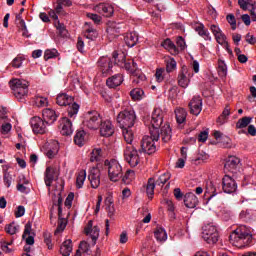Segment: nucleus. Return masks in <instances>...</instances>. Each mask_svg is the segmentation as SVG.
Wrapping results in <instances>:
<instances>
[{
	"label": "nucleus",
	"mask_w": 256,
	"mask_h": 256,
	"mask_svg": "<svg viewBox=\"0 0 256 256\" xmlns=\"http://www.w3.org/2000/svg\"><path fill=\"white\" fill-rule=\"evenodd\" d=\"M11 65L15 69H19V67H21V65H23V58H21V57L14 58Z\"/></svg>",
	"instance_id": "58"
},
{
	"label": "nucleus",
	"mask_w": 256,
	"mask_h": 256,
	"mask_svg": "<svg viewBox=\"0 0 256 256\" xmlns=\"http://www.w3.org/2000/svg\"><path fill=\"white\" fill-rule=\"evenodd\" d=\"M55 27H56L60 37H63L64 39H67V37H69V31H67L65 24H63L59 21H56Z\"/></svg>",
	"instance_id": "34"
},
{
	"label": "nucleus",
	"mask_w": 256,
	"mask_h": 256,
	"mask_svg": "<svg viewBox=\"0 0 256 256\" xmlns=\"http://www.w3.org/2000/svg\"><path fill=\"white\" fill-rule=\"evenodd\" d=\"M202 239L206 241L209 245H215L219 241V231H217V226L210 223L202 227Z\"/></svg>",
	"instance_id": "7"
},
{
	"label": "nucleus",
	"mask_w": 256,
	"mask_h": 256,
	"mask_svg": "<svg viewBox=\"0 0 256 256\" xmlns=\"http://www.w3.org/2000/svg\"><path fill=\"white\" fill-rule=\"evenodd\" d=\"M88 19H91L96 25H99L101 23V16L98 14L88 13L87 14Z\"/></svg>",
	"instance_id": "56"
},
{
	"label": "nucleus",
	"mask_w": 256,
	"mask_h": 256,
	"mask_svg": "<svg viewBox=\"0 0 256 256\" xmlns=\"http://www.w3.org/2000/svg\"><path fill=\"white\" fill-rule=\"evenodd\" d=\"M74 143L78 147H83V145L87 143V133H85V130H79L76 132L74 136Z\"/></svg>",
	"instance_id": "30"
},
{
	"label": "nucleus",
	"mask_w": 256,
	"mask_h": 256,
	"mask_svg": "<svg viewBox=\"0 0 256 256\" xmlns=\"http://www.w3.org/2000/svg\"><path fill=\"white\" fill-rule=\"evenodd\" d=\"M113 60L115 65H118L119 67H125L126 71L133 73V66L131 65V62H127L125 60V54L119 55L116 52H113Z\"/></svg>",
	"instance_id": "16"
},
{
	"label": "nucleus",
	"mask_w": 256,
	"mask_h": 256,
	"mask_svg": "<svg viewBox=\"0 0 256 256\" xmlns=\"http://www.w3.org/2000/svg\"><path fill=\"white\" fill-rule=\"evenodd\" d=\"M215 39L217 41V43H219V45H227V36L222 33V34H219L218 36H215Z\"/></svg>",
	"instance_id": "55"
},
{
	"label": "nucleus",
	"mask_w": 256,
	"mask_h": 256,
	"mask_svg": "<svg viewBox=\"0 0 256 256\" xmlns=\"http://www.w3.org/2000/svg\"><path fill=\"white\" fill-rule=\"evenodd\" d=\"M195 30L197 31L198 35H200V37L205 39V41H211V35L209 34L208 30H205V26L203 24H199Z\"/></svg>",
	"instance_id": "36"
},
{
	"label": "nucleus",
	"mask_w": 256,
	"mask_h": 256,
	"mask_svg": "<svg viewBox=\"0 0 256 256\" xmlns=\"http://www.w3.org/2000/svg\"><path fill=\"white\" fill-rule=\"evenodd\" d=\"M139 155H141V153H139V149L137 150L135 145L130 144L126 146L124 150V159L128 162L130 167H137V165H139V162L141 161Z\"/></svg>",
	"instance_id": "8"
},
{
	"label": "nucleus",
	"mask_w": 256,
	"mask_h": 256,
	"mask_svg": "<svg viewBox=\"0 0 256 256\" xmlns=\"http://www.w3.org/2000/svg\"><path fill=\"white\" fill-rule=\"evenodd\" d=\"M169 179H171V174L164 173L160 175V177L156 181H154V184L157 185L158 187H163V185H165V183H167Z\"/></svg>",
	"instance_id": "43"
},
{
	"label": "nucleus",
	"mask_w": 256,
	"mask_h": 256,
	"mask_svg": "<svg viewBox=\"0 0 256 256\" xmlns=\"http://www.w3.org/2000/svg\"><path fill=\"white\" fill-rule=\"evenodd\" d=\"M79 250L83 253H89V244L85 241H82L79 245Z\"/></svg>",
	"instance_id": "64"
},
{
	"label": "nucleus",
	"mask_w": 256,
	"mask_h": 256,
	"mask_svg": "<svg viewBox=\"0 0 256 256\" xmlns=\"http://www.w3.org/2000/svg\"><path fill=\"white\" fill-rule=\"evenodd\" d=\"M177 69V61L175 59H170L166 62V71L167 73H172V71H175Z\"/></svg>",
	"instance_id": "47"
},
{
	"label": "nucleus",
	"mask_w": 256,
	"mask_h": 256,
	"mask_svg": "<svg viewBox=\"0 0 256 256\" xmlns=\"http://www.w3.org/2000/svg\"><path fill=\"white\" fill-rule=\"evenodd\" d=\"M61 126H62V130H61L62 135L69 136L73 133V123L71 122V120H69V118L64 117L62 119Z\"/></svg>",
	"instance_id": "28"
},
{
	"label": "nucleus",
	"mask_w": 256,
	"mask_h": 256,
	"mask_svg": "<svg viewBox=\"0 0 256 256\" xmlns=\"http://www.w3.org/2000/svg\"><path fill=\"white\" fill-rule=\"evenodd\" d=\"M161 45L164 49H167L171 55H179V49L177 48V45L171 41V39L167 38L161 43Z\"/></svg>",
	"instance_id": "29"
},
{
	"label": "nucleus",
	"mask_w": 256,
	"mask_h": 256,
	"mask_svg": "<svg viewBox=\"0 0 256 256\" xmlns=\"http://www.w3.org/2000/svg\"><path fill=\"white\" fill-rule=\"evenodd\" d=\"M217 183L213 182V181H207L206 182V192H205V197H207L208 195V201H211V199H213V197H215V195H217Z\"/></svg>",
	"instance_id": "26"
},
{
	"label": "nucleus",
	"mask_w": 256,
	"mask_h": 256,
	"mask_svg": "<svg viewBox=\"0 0 256 256\" xmlns=\"http://www.w3.org/2000/svg\"><path fill=\"white\" fill-rule=\"evenodd\" d=\"M124 41L128 47H135L137 41H139V34H137V32L126 33Z\"/></svg>",
	"instance_id": "27"
},
{
	"label": "nucleus",
	"mask_w": 256,
	"mask_h": 256,
	"mask_svg": "<svg viewBox=\"0 0 256 256\" xmlns=\"http://www.w3.org/2000/svg\"><path fill=\"white\" fill-rule=\"evenodd\" d=\"M154 237H155L156 241H159L160 243L167 241V232L165 231V228L158 227L154 231Z\"/></svg>",
	"instance_id": "33"
},
{
	"label": "nucleus",
	"mask_w": 256,
	"mask_h": 256,
	"mask_svg": "<svg viewBox=\"0 0 256 256\" xmlns=\"http://www.w3.org/2000/svg\"><path fill=\"white\" fill-rule=\"evenodd\" d=\"M94 11L97 13H100V15H103L104 17H111L114 13L113 6L105 3H100L94 7Z\"/></svg>",
	"instance_id": "19"
},
{
	"label": "nucleus",
	"mask_w": 256,
	"mask_h": 256,
	"mask_svg": "<svg viewBox=\"0 0 256 256\" xmlns=\"http://www.w3.org/2000/svg\"><path fill=\"white\" fill-rule=\"evenodd\" d=\"M155 179L149 178L146 186V193L149 199H153V195H155Z\"/></svg>",
	"instance_id": "37"
},
{
	"label": "nucleus",
	"mask_w": 256,
	"mask_h": 256,
	"mask_svg": "<svg viewBox=\"0 0 256 256\" xmlns=\"http://www.w3.org/2000/svg\"><path fill=\"white\" fill-rule=\"evenodd\" d=\"M143 95H145V92L141 88H134L130 92V96L132 97L133 101H141V99H143Z\"/></svg>",
	"instance_id": "40"
},
{
	"label": "nucleus",
	"mask_w": 256,
	"mask_h": 256,
	"mask_svg": "<svg viewBox=\"0 0 256 256\" xmlns=\"http://www.w3.org/2000/svg\"><path fill=\"white\" fill-rule=\"evenodd\" d=\"M101 121L103 120L101 119V115L99 114V112L93 110L85 114L83 125L88 129L95 130V129H99Z\"/></svg>",
	"instance_id": "9"
},
{
	"label": "nucleus",
	"mask_w": 256,
	"mask_h": 256,
	"mask_svg": "<svg viewBox=\"0 0 256 256\" xmlns=\"http://www.w3.org/2000/svg\"><path fill=\"white\" fill-rule=\"evenodd\" d=\"M208 138H209V130H204L200 132V134L198 135V141L200 143H205V141H207Z\"/></svg>",
	"instance_id": "54"
},
{
	"label": "nucleus",
	"mask_w": 256,
	"mask_h": 256,
	"mask_svg": "<svg viewBox=\"0 0 256 256\" xmlns=\"http://www.w3.org/2000/svg\"><path fill=\"white\" fill-rule=\"evenodd\" d=\"M176 49H178V53L180 51H185V49H187V44L185 43V39L183 38V36H178L176 38Z\"/></svg>",
	"instance_id": "45"
},
{
	"label": "nucleus",
	"mask_w": 256,
	"mask_h": 256,
	"mask_svg": "<svg viewBox=\"0 0 256 256\" xmlns=\"http://www.w3.org/2000/svg\"><path fill=\"white\" fill-rule=\"evenodd\" d=\"M98 67H100L103 75H113V61L109 57H101L98 60Z\"/></svg>",
	"instance_id": "13"
},
{
	"label": "nucleus",
	"mask_w": 256,
	"mask_h": 256,
	"mask_svg": "<svg viewBox=\"0 0 256 256\" xmlns=\"http://www.w3.org/2000/svg\"><path fill=\"white\" fill-rule=\"evenodd\" d=\"M73 241L71 239H68L62 243L60 246V254L63 256H69L71 255V252L73 251Z\"/></svg>",
	"instance_id": "32"
},
{
	"label": "nucleus",
	"mask_w": 256,
	"mask_h": 256,
	"mask_svg": "<svg viewBox=\"0 0 256 256\" xmlns=\"http://www.w3.org/2000/svg\"><path fill=\"white\" fill-rule=\"evenodd\" d=\"M218 75L219 77H227V64L223 60H218Z\"/></svg>",
	"instance_id": "44"
},
{
	"label": "nucleus",
	"mask_w": 256,
	"mask_h": 256,
	"mask_svg": "<svg viewBox=\"0 0 256 256\" xmlns=\"http://www.w3.org/2000/svg\"><path fill=\"white\" fill-rule=\"evenodd\" d=\"M5 231L9 235H15V233H17V226H15V223L13 222L5 227Z\"/></svg>",
	"instance_id": "53"
},
{
	"label": "nucleus",
	"mask_w": 256,
	"mask_h": 256,
	"mask_svg": "<svg viewBox=\"0 0 256 256\" xmlns=\"http://www.w3.org/2000/svg\"><path fill=\"white\" fill-rule=\"evenodd\" d=\"M229 241L236 247H251L255 245V236L247 226H240L229 235Z\"/></svg>",
	"instance_id": "2"
},
{
	"label": "nucleus",
	"mask_w": 256,
	"mask_h": 256,
	"mask_svg": "<svg viewBox=\"0 0 256 256\" xmlns=\"http://www.w3.org/2000/svg\"><path fill=\"white\" fill-rule=\"evenodd\" d=\"M32 225H31V222H27L26 225H25V228H24V232H23V235H22V239H25V237H27V235L31 236V231H32Z\"/></svg>",
	"instance_id": "57"
},
{
	"label": "nucleus",
	"mask_w": 256,
	"mask_h": 256,
	"mask_svg": "<svg viewBox=\"0 0 256 256\" xmlns=\"http://www.w3.org/2000/svg\"><path fill=\"white\" fill-rule=\"evenodd\" d=\"M55 173L56 171L54 170L53 167L48 166L46 168V171L44 173V182L46 187H51L53 181H55Z\"/></svg>",
	"instance_id": "25"
},
{
	"label": "nucleus",
	"mask_w": 256,
	"mask_h": 256,
	"mask_svg": "<svg viewBox=\"0 0 256 256\" xmlns=\"http://www.w3.org/2000/svg\"><path fill=\"white\" fill-rule=\"evenodd\" d=\"M163 73H165V69L163 68H158L156 70L155 77L158 83H162L163 79H165V77H163Z\"/></svg>",
	"instance_id": "52"
},
{
	"label": "nucleus",
	"mask_w": 256,
	"mask_h": 256,
	"mask_svg": "<svg viewBox=\"0 0 256 256\" xmlns=\"http://www.w3.org/2000/svg\"><path fill=\"white\" fill-rule=\"evenodd\" d=\"M251 121H253V118L247 116L239 119L236 123V129H245V127H248Z\"/></svg>",
	"instance_id": "42"
},
{
	"label": "nucleus",
	"mask_w": 256,
	"mask_h": 256,
	"mask_svg": "<svg viewBox=\"0 0 256 256\" xmlns=\"http://www.w3.org/2000/svg\"><path fill=\"white\" fill-rule=\"evenodd\" d=\"M190 75L191 74H189V68H187V66H182L181 72L178 75V85L183 89H186V87L189 86Z\"/></svg>",
	"instance_id": "18"
},
{
	"label": "nucleus",
	"mask_w": 256,
	"mask_h": 256,
	"mask_svg": "<svg viewBox=\"0 0 256 256\" xmlns=\"http://www.w3.org/2000/svg\"><path fill=\"white\" fill-rule=\"evenodd\" d=\"M207 159H209V155L201 151L200 153L197 154L195 161H207Z\"/></svg>",
	"instance_id": "61"
},
{
	"label": "nucleus",
	"mask_w": 256,
	"mask_h": 256,
	"mask_svg": "<svg viewBox=\"0 0 256 256\" xmlns=\"http://www.w3.org/2000/svg\"><path fill=\"white\" fill-rule=\"evenodd\" d=\"M121 83H123V74L121 73L114 74L106 80V85L109 89H116Z\"/></svg>",
	"instance_id": "22"
},
{
	"label": "nucleus",
	"mask_w": 256,
	"mask_h": 256,
	"mask_svg": "<svg viewBox=\"0 0 256 256\" xmlns=\"http://www.w3.org/2000/svg\"><path fill=\"white\" fill-rule=\"evenodd\" d=\"M188 107L190 109L191 115H199L203 111V99L200 96H194L189 102Z\"/></svg>",
	"instance_id": "14"
},
{
	"label": "nucleus",
	"mask_w": 256,
	"mask_h": 256,
	"mask_svg": "<svg viewBox=\"0 0 256 256\" xmlns=\"http://www.w3.org/2000/svg\"><path fill=\"white\" fill-rule=\"evenodd\" d=\"M86 177H87V172L85 170H81L78 173V176L76 178V187H77V189L83 188V184L85 183Z\"/></svg>",
	"instance_id": "41"
},
{
	"label": "nucleus",
	"mask_w": 256,
	"mask_h": 256,
	"mask_svg": "<svg viewBox=\"0 0 256 256\" xmlns=\"http://www.w3.org/2000/svg\"><path fill=\"white\" fill-rule=\"evenodd\" d=\"M222 189L224 193L231 195V193H235L237 191V182H235L233 177L225 175L222 179Z\"/></svg>",
	"instance_id": "12"
},
{
	"label": "nucleus",
	"mask_w": 256,
	"mask_h": 256,
	"mask_svg": "<svg viewBox=\"0 0 256 256\" xmlns=\"http://www.w3.org/2000/svg\"><path fill=\"white\" fill-rule=\"evenodd\" d=\"M67 227V222L63 218H58V226L56 229V233H59V231H65V228Z\"/></svg>",
	"instance_id": "49"
},
{
	"label": "nucleus",
	"mask_w": 256,
	"mask_h": 256,
	"mask_svg": "<svg viewBox=\"0 0 256 256\" xmlns=\"http://www.w3.org/2000/svg\"><path fill=\"white\" fill-rule=\"evenodd\" d=\"M175 115H176V121L177 123H179V125H181L182 123H185L187 119V111H185V109L183 108L177 109L175 111Z\"/></svg>",
	"instance_id": "38"
},
{
	"label": "nucleus",
	"mask_w": 256,
	"mask_h": 256,
	"mask_svg": "<svg viewBox=\"0 0 256 256\" xmlns=\"http://www.w3.org/2000/svg\"><path fill=\"white\" fill-rule=\"evenodd\" d=\"M131 65H132V77H136L134 78V83H141V81H145V75L141 73L140 70H137V64L135 63V61L131 60L130 61Z\"/></svg>",
	"instance_id": "31"
},
{
	"label": "nucleus",
	"mask_w": 256,
	"mask_h": 256,
	"mask_svg": "<svg viewBox=\"0 0 256 256\" xmlns=\"http://www.w3.org/2000/svg\"><path fill=\"white\" fill-rule=\"evenodd\" d=\"M241 160L237 156H229L224 164L225 171H229L234 175L241 169Z\"/></svg>",
	"instance_id": "11"
},
{
	"label": "nucleus",
	"mask_w": 256,
	"mask_h": 256,
	"mask_svg": "<svg viewBox=\"0 0 256 256\" xmlns=\"http://www.w3.org/2000/svg\"><path fill=\"white\" fill-rule=\"evenodd\" d=\"M25 215V206H18L17 211L15 212V217L19 219V217H23Z\"/></svg>",
	"instance_id": "63"
},
{
	"label": "nucleus",
	"mask_w": 256,
	"mask_h": 256,
	"mask_svg": "<svg viewBox=\"0 0 256 256\" xmlns=\"http://www.w3.org/2000/svg\"><path fill=\"white\" fill-rule=\"evenodd\" d=\"M30 125L32 127L33 133L39 134V135H45L47 133V125H49V122H46L44 119H42L39 116L32 117L30 120Z\"/></svg>",
	"instance_id": "10"
},
{
	"label": "nucleus",
	"mask_w": 256,
	"mask_h": 256,
	"mask_svg": "<svg viewBox=\"0 0 256 256\" xmlns=\"http://www.w3.org/2000/svg\"><path fill=\"white\" fill-rule=\"evenodd\" d=\"M98 35L99 34L97 33V30L93 28L91 22H86L84 25V37H86V39H89L90 41H95Z\"/></svg>",
	"instance_id": "23"
},
{
	"label": "nucleus",
	"mask_w": 256,
	"mask_h": 256,
	"mask_svg": "<svg viewBox=\"0 0 256 256\" xmlns=\"http://www.w3.org/2000/svg\"><path fill=\"white\" fill-rule=\"evenodd\" d=\"M73 199H75V194L70 192L64 202L65 207L71 208L73 205Z\"/></svg>",
	"instance_id": "50"
},
{
	"label": "nucleus",
	"mask_w": 256,
	"mask_h": 256,
	"mask_svg": "<svg viewBox=\"0 0 256 256\" xmlns=\"http://www.w3.org/2000/svg\"><path fill=\"white\" fill-rule=\"evenodd\" d=\"M99 159H101V149H94L92 151L90 161L93 163L95 161H99Z\"/></svg>",
	"instance_id": "48"
},
{
	"label": "nucleus",
	"mask_w": 256,
	"mask_h": 256,
	"mask_svg": "<svg viewBox=\"0 0 256 256\" xmlns=\"http://www.w3.org/2000/svg\"><path fill=\"white\" fill-rule=\"evenodd\" d=\"M124 140L128 145H132L133 143V130L131 128H121Z\"/></svg>",
	"instance_id": "39"
},
{
	"label": "nucleus",
	"mask_w": 256,
	"mask_h": 256,
	"mask_svg": "<svg viewBox=\"0 0 256 256\" xmlns=\"http://www.w3.org/2000/svg\"><path fill=\"white\" fill-rule=\"evenodd\" d=\"M56 103L60 107L68 106V117H75L79 113V104L75 102V98L73 96L68 95L67 93L58 94L56 97Z\"/></svg>",
	"instance_id": "4"
},
{
	"label": "nucleus",
	"mask_w": 256,
	"mask_h": 256,
	"mask_svg": "<svg viewBox=\"0 0 256 256\" xmlns=\"http://www.w3.org/2000/svg\"><path fill=\"white\" fill-rule=\"evenodd\" d=\"M152 128H150L151 136H144L140 143L139 153H146L147 155H153L157 151V141L161 137L163 143H169L171 137H173V132L171 131V126L169 124L163 125V111L160 108H155L152 112L151 120Z\"/></svg>",
	"instance_id": "1"
},
{
	"label": "nucleus",
	"mask_w": 256,
	"mask_h": 256,
	"mask_svg": "<svg viewBox=\"0 0 256 256\" xmlns=\"http://www.w3.org/2000/svg\"><path fill=\"white\" fill-rule=\"evenodd\" d=\"M57 55H59V52L57 51V49L46 50L44 52V59L45 61H49V59H55Z\"/></svg>",
	"instance_id": "46"
},
{
	"label": "nucleus",
	"mask_w": 256,
	"mask_h": 256,
	"mask_svg": "<svg viewBox=\"0 0 256 256\" xmlns=\"http://www.w3.org/2000/svg\"><path fill=\"white\" fill-rule=\"evenodd\" d=\"M92 189H97L101 185V170L99 168H91L88 175Z\"/></svg>",
	"instance_id": "15"
},
{
	"label": "nucleus",
	"mask_w": 256,
	"mask_h": 256,
	"mask_svg": "<svg viewBox=\"0 0 256 256\" xmlns=\"http://www.w3.org/2000/svg\"><path fill=\"white\" fill-rule=\"evenodd\" d=\"M105 167H108V176L110 181H113L116 183V181H119L123 177V168L121 167V164H119V161L112 159V160H105L104 162Z\"/></svg>",
	"instance_id": "6"
},
{
	"label": "nucleus",
	"mask_w": 256,
	"mask_h": 256,
	"mask_svg": "<svg viewBox=\"0 0 256 256\" xmlns=\"http://www.w3.org/2000/svg\"><path fill=\"white\" fill-rule=\"evenodd\" d=\"M198 203H199V199L194 193L188 192L184 195V205L188 209H195Z\"/></svg>",
	"instance_id": "21"
},
{
	"label": "nucleus",
	"mask_w": 256,
	"mask_h": 256,
	"mask_svg": "<svg viewBox=\"0 0 256 256\" xmlns=\"http://www.w3.org/2000/svg\"><path fill=\"white\" fill-rule=\"evenodd\" d=\"M210 31H212L213 35L217 37L218 35H221L223 31H221V28L219 26L213 24L210 26Z\"/></svg>",
	"instance_id": "60"
},
{
	"label": "nucleus",
	"mask_w": 256,
	"mask_h": 256,
	"mask_svg": "<svg viewBox=\"0 0 256 256\" xmlns=\"http://www.w3.org/2000/svg\"><path fill=\"white\" fill-rule=\"evenodd\" d=\"M35 105L37 107H45L47 105V98L41 96L36 97Z\"/></svg>",
	"instance_id": "51"
},
{
	"label": "nucleus",
	"mask_w": 256,
	"mask_h": 256,
	"mask_svg": "<svg viewBox=\"0 0 256 256\" xmlns=\"http://www.w3.org/2000/svg\"><path fill=\"white\" fill-rule=\"evenodd\" d=\"M98 129H100V135L102 137H111V135L115 133V130L113 129V124H111V121L109 120H102Z\"/></svg>",
	"instance_id": "17"
},
{
	"label": "nucleus",
	"mask_w": 256,
	"mask_h": 256,
	"mask_svg": "<svg viewBox=\"0 0 256 256\" xmlns=\"http://www.w3.org/2000/svg\"><path fill=\"white\" fill-rule=\"evenodd\" d=\"M42 117L44 121L48 123V125H51L55 123V121H57L58 115H57V112H55V110L46 108L42 112Z\"/></svg>",
	"instance_id": "24"
},
{
	"label": "nucleus",
	"mask_w": 256,
	"mask_h": 256,
	"mask_svg": "<svg viewBox=\"0 0 256 256\" xmlns=\"http://www.w3.org/2000/svg\"><path fill=\"white\" fill-rule=\"evenodd\" d=\"M86 235H90L94 243L99 239V227L93 226V220L88 221V224L84 228Z\"/></svg>",
	"instance_id": "20"
},
{
	"label": "nucleus",
	"mask_w": 256,
	"mask_h": 256,
	"mask_svg": "<svg viewBox=\"0 0 256 256\" xmlns=\"http://www.w3.org/2000/svg\"><path fill=\"white\" fill-rule=\"evenodd\" d=\"M55 27H56L60 37H63L64 39H67V37H69V31H67L65 24H63L59 21H56Z\"/></svg>",
	"instance_id": "35"
},
{
	"label": "nucleus",
	"mask_w": 256,
	"mask_h": 256,
	"mask_svg": "<svg viewBox=\"0 0 256 256\" xmlns=\"http://www.w3.org/2000/svg\"><path fill=\"white\" fill-rule=\"evenodd\" d=\"M137 116L133 110H124L120 112L116 118V121L120 129H131L135 125Z\"/></svg>",
	"instance_id": "5"
},
{
	"label": "nucleus",
	"mask_w": 256,
	"mask_h": 256,
	"mask_svg": "<svg viewBox=\"0 0 256 256\" xmlns=\"http://www.w3.org/2000/svg\"><path fill=\"white\" fill-rule=\"evenodd\" d=\"M18 27L23 31V35H27L29 33V30H27V25L25 24V20H20L18 22Z\"/></svg>",
	"instance_id": "62"
},
{
	"label": "nucleus",
	"mask_w": 256,
	"mask_h": 256,
	"mask_svg": "<svg viewBox=\"0 0 256 256\" xmlns=\"http://www.w3.org/2000/svg\"><path fill=\"white\" fill-rule=\"evenodd\" d=\"M13 181V177L9 173H4V184L6 187H11V183Z\"/></svg>",
	"instance_id": "59"
},
{
	"label": "nucleus",
	"mask_w": 256,
	"mask_h": 256,
	"mask_svg": "<svg viewBox=\"0 0 256 256\" xmlns=\"http://www.w3.org/2000/svg\"><path fill=\"white\" fill-rule=\"evenodd\" d=\"M10 87L13 95L20 103H25L29 95V82L27 80L13 79L10 81Z\"/></svg>",
	"instance_id": "3"
}]
</instances>
